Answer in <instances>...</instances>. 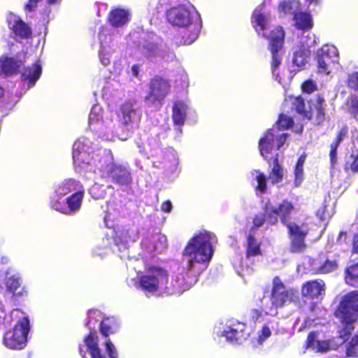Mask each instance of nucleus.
<instances>
[{
	"instance_id": "1",
	"label": "nucleus",
	"mask_w": 358,
	"mask_h": 358,
	"mask_svg": "<svg viewBox=\"0 0 358 358\" xmlns=\"http://www.w3.org/2000/svg\"><path fill=\"white\" fill-rule=\"evenodd\" d=\"M216 241L217 238L212 232L203 230L194 234L182 251V272L176 274L171 282L165 269L152 266L141 275L138 272V280L128 279L127 283L140 288L146 294H181L193 285L196 274L207 267L213 256V244Z\"/></svg>"
},
{
	"instance_id": "2",
	"label": "nucleus",
	"mask_w": 358,
	"mask_h": 358,
	"mask_svg": "<svg viewBox=\"0 0 358 358\" xmlns=\"http://www.w3.org/2000/svg\"><path fill=\"white\" fill-rule=\"evenodd\" d=\"M111 112H104L99 104L93 105L88 117L90 129L103 141H126L138 127L142 110L136 102L129 101L121 106L120 120L115 118V122Z\"/></svg>"
},
{
	"instance_id": "3",
	"label": "nucleus",
	"mask_w": 358,
	"mask_h": 358,
	"mask_svg": "<svg viewBox=\"0 0 358 358\" xmlns=\"http://www.w3.org/2000/svg\"><path fill=\"white\" fill-rule=\"evenodd\" d=\"M264 3L257 6L253 12L252 21L258 35L269 40L268 48L272 59L271 62V73L275 80L282 84L280 66L282 60V46L284 43L285 33L281 27H273L267 35L266 30L268 26V18L262 11Z\"/></svg>"
},
{
	"instance_id": "4",
	"label": "nucleus",
	"mask_w": 358,
	"mask_h": 358,
	"mask_svg": "<svg viewBox=\"0 0 358 358\" xmlns=\"http://www.w3.org/2000/svg\"><path fill=\"white\" fill-rule=\"evenodd\" d=\"M97 166L90 174L94 180L101 178L110 181L120 187H127L132 182L130 168L128 164L115 162L110 150H100L95 158Z\"/></svg>"
},
{
	"instance_id": "5",
	"label": "nucleus",
	"mask_w": 358,
	"mask_h": 358,
	"mask_svg": "<svg viewBox=\"0 0 358 358\" xmlns=\"http://www.w3.org/2000/svg\"><path fill=\"white\" fill-rule=\"evenodd\" d=\"M168 22L173 27L187 28L190 35L182 37L185 45L192 43L198 36L201 28V19L199 12L192 4H180L166 11Z\"/></svg>"
},
{
	"instance_id": "6",
	"label": "nucleus",
	"mask_w": 358,
	"mask_h": 358,
	"mask_svg": "<svg viewBox=\"0 0 358 358\" xmlns=\"http://www.w3.org/2000/svg\"><path fill=\"white\" fill-rule=\"evenodd\" d=\"M100 150H109L108 149L96 148L92 141L86 137L79 138L73 146V160L76 170L80 173H88V178H92L90 174L97 166L95 158L97 157Z\"/></svg>"
},
{
	"instance_id": "7",
	"label": "nucleus",
	"mask_w": 358,
	"mask_h": 358,
	"mask_svg": "<svg viewBox=\"0 0 358 358\" xmlns=\"http://www.w3.org/2000/svg\"><path fill=\"white\" fill-rule=\"evenodd\" d=\"M13 317H19V320L12 330L4 334L3 343L10 350H22L26 346L27 341V336L30 330L29 320L25 313L18 309H14L3 324L10 325V320Z\"/></svg>"
},
{
	"instance_id": "8",
	"label": "nucleus",
	"mask_w": 358,
	"mask_h": 358,
	"mask_svg": "<svg viewBox=\"0 0 358 358\" xmlns=\"http://www.w3.org/2000/svg\"><path fill=\"white\" fill-rule=\"evenodd\" d=\"M137 237L138 231L136 228L117 226L106 233L103 244L113 252H124L131 243L136 241Z\"/></svg>"
},
{
	"instance_id": "9",
	"label": "nucleus",
	"mask_w": 358,
	"mask_h": 358,
	"mask_svg": "<svg viewBox=\"0 0 358 358\" xmlns=\"http://www.w3.org/2000/svg\"><path fill=\"white\" fill-rule=\"evenodd\" d=\"M138 46L141 53L148 59L160 58L171 62L176 57L174 52L152 32L144 34L143 41L140 42Z\"/></svg>"
},
{
	"instance_id": "10",
	"label": "nucleus",
	"mask_w": 358,
	"mask_h": 358,
	"mask_svg": "<svg viewBox=\"0 0 358 358\" xmlns=\"http://www.w3.org/2000/svg\"><path fill=\"white\" fill-rule=\"evenodd\" d=\"M336 316L345 326V332L350 333L352 324L358 318V291L345 294L336 310Z\"/></svg>"
},
{
	"instance_id": "11",
	"label": "nucleus",
	"mask_w": 358,
	"mask_h": 358,
	"mask_svg": "<svg viewBox=\"0 0 358 358\" xmlns=\"http://www.w3.org/2000/svg\"><path fill=\"white\" fill-rule=\"evenodd\" d=\"M215 333L218 337L224 338L227 342L239 345L248 338L250 331L245 323L231 320L216 327Z\"/></svg>"
},
{
	"instance_id": "12",
	"label": "nucleus",
	"mask_w": 358,
	"mask_h": 358,
	"mask_svg": "<svg viewBox=\"0 0 358 358\" xmlns=\"http://www.w3.org/2000/svg\"><path fill=\"white\" fill-rule=\"evenodd\" d=\"M319 73L329 74L333 69H337L339 62V53L336 46L326 44L318 49L315 53Z\"/></svg>"
},
{
	"instance_id": "13",
	"label": "nucleus",
	"mask_w": 358,
	"mask_h": 358,
	"mask_svg": "<svg viewBox=\"0 0 358 358\" xmlns=\"http://www.w3.org/2000/svg\"><path fill=\"white\" fill-rule=\"evenodd\" d=\"M287 136L288 134L285 133L278 134V130L275 127L268 129L259 141L261 155L266 160H271L275 157L272 153L274 148L276 146L277 150H280L285 144Z\"/></svg>"
},
{
	"instance_id": "14",
	"label": "nucleus",
	"mask_w": 358,
	"mask_h": 358,
	"mask_svg": "<svg viewBox=\"0 0 358 358\" xmlns=\"http://www.w3.org/2000/svg\"><path fill=\"white\" fill-rule=\"evenodd\" d=\"M292 289H287L279 277L274 278L271 296V305H264V310L266 314L275 315L276 308L282 306L285 303L292 301L294 297Z\"/></svg>"
},
{
	"instance_id": "15",
	"label": "nucleus",
	"mask_w": 358,
	"mask_h": 358,
	"mask_svg": "<svg viewBox=\"0 0 358 358\" xmlns=\"http://www.w3.org/2000/svg\"><path fill=\"white\" fill-rule=\"evenodd\" d=\"M84 188L60 200L50 201L51 208L66 215H73L80 209L84 198Z\"/></svg>"
},
{
	"instance_id": "16",
	"label": "nucleus",
	"mask_w": 358,
	"mask_h": 358,
	"mask_svg": "<svg viewBox=\"0 0 358 358\" xmlns=\"http://www.w3.org/2000/svg\"><path fill=\"white\" fill-rule=\"evenodd\" d=\"M339 334V336L332 341H320L318 339V333L310 332L307 338V348L312 349L317 352H326L329 350H336L348 339L350 333L345 332V329H342Z\"/></svg>"
},
{
	"instance_id": "17",
	"label": "nucleus",
	"mask_w": 358,
	"mask_h": 358,
	"mask_svg": "<svg viewBox=\"0 0 358 358\" xmlns=\"http://www.w3.org/2000/svg\"><path fill=\"white\" fill-rule=\"evenodd\" d=\"M170 85L169 82L161 78L155 77L150 83V92L145 98V102L148 106H155L162 104L169 92Z\"/></svg>"
},
{
	"instance_id": "18",
	"label": "nucleus",
	"mask_w": 358,
	"mask_h": 358,
	"mask_svg": "<svg viewBox=\"0 0 358 358\" xmlns=\"http://www.w3.org/2000/svg\"><path fill=\"white\" fill-rule=\"evenodd\" d=\"M290 239V252L301 253L306 249L305 238L308 234L309 228L307 224H296L289 222L287 224Z\"/></svg>"
},
{
	"instance_id": "19",
	"label": "nucleus",
	"mask_w": 358,
	"mask_h": 358,
	"mask_svg": "<svg viewBox=\"0 0 358 358\" xmlns=\"http://www.w3.org/2000/svg\"><path fill=\"white\" fill-rule=\"evenodd\" d=\"M294 210V205L287 200H284L281 203L276 205L268 201L264 207L268 221L271 224H275L278 222V217H279L281 222L287 225L289 216Z\"/></svg>"
},
{
	"instance_id": "20",
	"label": "nucleus",
	"mask_w": 358,
	"mask_h": 358,
	"mask_svg": "<svg viewBox=\"0 0 358 358\" xmlns=\"http://www.w3.org/2000/svg\"><path fill=\"white\" fill-rule=\"evenodd\" d=\"M99 39L100 42L99 61L103 66H107L110 64L113 55L115 54L117 43L109 31L103 28L99 32Z\"/></svg>"
},
{
	"instance_id": "21",
	"label": "nucleus",
	"mask_w": 358,
	"mask_h": 358,
	"mask_svg": "<svg viewBox=\"0 0 358 358\" xmlns=\"http://www.w3.org/2000/svg\"><path fill=\"white\" fill-rule=\"evenodd\" d=\"M166 238L158 232L148 231L141 241V247L149 253H161L166 248Z\"/></svg>"
},
{
	"instance_id": "22",
	"label": "nucleus",
	"mask_w": 358,
	"mask_h": 358,
	"mask_svg": "<svg viewBox=\"0 0 358 358\" xmlns=\"http://www.w3.org/2000/svg\"><path fill=\"white\" fill-rule=\"evenodd\" d=\"M84 188L79 180L74 178H66L55 184L50 201L60 200L69 194L74 193Z\"/></svg>"
},
{
	"instance_id": "23",
	"label": "nucleus",
	"mask_w": 358,
	"mask_h": 358,
	"mask_svg": "<svg viewBox=\"0 0 358 358\" xmlns=\"http://www.w3.org/2000/svg\"><path fill=\"white\" fill-rule=\"evenodd\" d=\"M6 22L8 28L16 36L22 39H27L31 36V28L17 14L13 12L7 13Z\"/></svg>"
},
{
	"instance_id": "24",
	"label": "nucleus",
	"mask_w": 358,
	"mask_h": 358,
	"mask_svg": "<svg viewBox=\"0 0 358 358\" xmlns=\"http://www.w3.org/2000/svg\"><path fill=\"white\" fill-rule=\"evenodd\" d=\"M191 108L187 101L177 100L174 102L172 108V119L174 125L177 127L176 131L180 135L182 127L184 125L187 115Z\"/></svg>"
},
{
	"instance_id": "25",
	"label": "nucleus",
	"mask_w": 358,
	"mask_h": 358,
	"mask_svg": "<svg viewBox=\"0 0 358 358\" xmlns=\"http://www.w3.org/2000/svg\"><path fill=\"white\" fill-rule=\"evenodd\" d=\"M303 297L306 299H320L325 294V283L322 280H309L301 287Z\"/></svg>"
},
{
	"instance_id": "26",
	"label": "nucleus",
	"mask_w": 358,
	"mask_h": 358,
	"mask_svg": "<svg viewBox=\"0 0 358 358\" xmlns=\"http://www.w3.org/2000/svg\"><path fill=\"white\" fill-rule=\"evenodd\" d=\"M164 169L166 175L171 179H175L180 171L178 155L172 148H168L165 152Z\"/></svg>"
},
{
	"instance_id": "27",
	"label": "nucleus",
	"mask_w": 358,
	"mask_h": 358,
	"mask_svg": "<svg viewBox=\"0 0 358 358\" xmlns=\"http://www.w3.org/2000/svg\"><path fill=\"white\" fill-rule=\"evenodd\" d=\"M310 37L311 38V41L310 42H306L305 48H300L294 53L292 62L295 66L299 68H302L306 65L308 62V58L310 54L309 49L316 44L315 36L310 35Z\"/></svg>"
},
{
	"instance_id": "28",
	"label": "nucleus",
	"mask_w": 358,
	"mask_h": 358,
	"mask_svg": "<svg viewBox=\"0 0 358 358\" xmlns=\"http://www.w3.org/2000/svg\"><path fill=\"white\" fill-rule=\"evenodd\" d=\"M42 72L41 64L39 61L33 64L31 66H27L24 69L22 73V79L27 83L28 88L33 87L36 82L40 78Z\"/></svg>"
},
{
	"instance_id": "29",
	"label": "nucleus",
	"mask_w": 358,
	"mask_h": 358,
	"mask_svg": "<svg viewBox=\"0 0 358 358\" xmlns=\"http://www.w3.org/2000/svg\"><path fill=\"white\" fill-rule=\"evenodd\" d=\"M22 279L18 273L8 276L6 280L7 289L16 296H24L27 295V290L24 287H21Z\"/></svg>"
},
{
	"instance_id": "30",
	"label": "nucleus",
	"mask_w": 358,
	"mask_h": 358,
	"mask_svg": "<svg viewBox=\"0 0 358 358\" xmlns=\"http://www.w3.org/2000/svg\"><path fill=\"white\" fill-rule=\"evenodd\" d=\"M275 328L273 322L264 324L257 331V336L252 341L254 348L262 347L264 343L271 336L272 331Z\"/></svg>"
},
{
	"instance_id": "31",
	"label": "nucleus",
	"mask_w": 358,
	"mask_h": 358,
	"mask_svg": "<svg viewBox=\"0 0 358 358\" xmlns=\"http://www.w3.org/2000/svg\"><path fill=\"white\" fill-rule=\"evenodd\" d=\"M261 242L250 232L245 244L246 260L253 262L252 258L261 255Z\"/></svg>"
},
{
	"instance_id": "32",
	"label": "nucleus",
	"mask_w": 358,
	"mask_h": 358,
	"mask_svg": "<svg viewBox=\"0 0 358 358\" xmlns=\"http://www.w3.org/2000/svg\"><path fill=\"white\" fill-rule=\"evenodd\" d=\"M293 20L296 28L303 31L309 30L313 26L312 16L307 12L299 10L298 13H295Z\"/></svg>"
},
{
	"instance_id": "33",
	"label": "nucleus",
	"mask_w": 358,
	"mask_h": 358,
	"mask_svg": "<svg viewBox=\"0 0 358 358\" xmlns=\"http://www.w3.org/2000/svg\"><path fill=\"white\" fill-rule=\"evenodd\" d=\"M85 346L89 351L92 358H106L105 355L101 354L97 343V336L96 332L90 330V334L84 340Z\"/></svg>"
},
{
	"instance_id": "34",
	"label": "nucleus",
	"mask_w": 358,
	"mask_h": 358,
	"mask_svg": "<svg viewBox=\"0 0 358 358\" xmlns=\"http://www.w3.org/2000/svg\"><path fill=\"white\" fill-rule=\"evenodd\" d=\"M129 13L122 8H115L110 11L108 20L113 27H121L129 21Z\"/></svg>"
},
{
	"instance_id": "35",
	"label": "nucleus",
	"mask_w": 358,
	"mask_h": 358,
	"mask_svg": "<svg viewBox=\"0 0 358 358\" xmlns=\"http://www.w3.org/2000/svg\"><path fill=\"white\" fill-rule=\"evenodd\" d=\"M301 3L298 0H287L281 1L278 5L279 13L283 15H293L300 10Z\"/></svg>"
},
{
	"instance_id": "36",
	"label": "nucleus",
	"mask_w": 358,
	"mask_h": 358,
	"mask_svg": "<svg viewBox=\"0 0 358 358\" xmlns=\"http://www.w3.org/2000/svg\"><path fill=\"white\" fill-rule=\"evenodd\" d=\"M43 0H27L24 5V12L27 18H33L38 6ZM62 0H46L47 4L49 6L55 5L59 3Z\"/></svg>"
},
{
	"instance_id": "37",
	"label": "nucleus",
	"mask_w": 358,
	"mask_h": 358,
	"mask_svg": "<svg viewBox=\"0 0 358 358\" xmlns=\"http://www.w3.org/2000/svg\"><path fill=\"white\" fill-rule=\"evenodd\" d=\"M251 176L257 194H262L264 193L267 187L266 176L258 170H253L251 172Z\"/></svg>"
},
{
	"instance_id": "38",
	"label": "nucleus",
	"mask_w": 358,
	"mask_h": 358,
	"mask_svg": "<svg viewBox=\"0 0 358 358\" xmlns=\"http://www.w3.org/2000/svg\"><path fill=\"white\" fill-rule=\"evenodd\" d=\"M271 161L273 168L269 174V179L273 185L278 184L282 181L283 177L282 169L278 164V154H276L275 157H273L271 160L268 161L270 165H271Z\"/></svg>"
},
{
	"instance_id": "39",
	"label": "nucleus",
	"mask_w": 358,
	"mask_h": 358,
	"mask_svg": "<svg viewBox=\"0 0 358 358\" xmlns=\"http://www.w3.org/2000/svg\"><path fill=\"white\" fill-rule=\"evenodd\" d=\"M345 109L354 119L357 120L358 117V95L350 94L345 101Z\"/></svg>"
},
{
	"instance_id": "40",
	"label": "nucleus",
	"mask_w": 358,
	"mask_h": 358,
	"mask_svg": "<svg viewBox=\"0 0 358 358\" xmlns=\"http://www.w3.org/2000/svg\"><path fill=\"white\" fill-rule=\"evenodd\" d=\"M345 282L349 285L358 287V263L345 269Z\"/></svg>"
},
{
	"instance_id": "41",
	"label": "nucleus",
	"mask_w": 358,
	"mask_h": 358,
	"mask_svg": "<svg viewBox=\"0 0 358 358\" xmlns=\"http://www.w3.org/2000/svg\"><path fill=\"white\" fill-rule=\"evenodd\" d=\"M306 157L301 156L296 162L294 169V184L296 187H299L303 181V164L305 162Z\"/></svg>"
},
{
	"instance_id": "42",
	"label": "nucleus",
	"mask_w": 358,
	"mask_h": 358,
	"mask_svg": "<svg viewBox=\"0 0 358 358\" xmlns=\"http://www.w3.org/2000/svg\"><path fill=\"white\" fill-rule=\"evenodd\" d=\"M117 327L113 318H106L101 321L100 324V331L102 335L107 337L109 334H114L116 331Z\"/></svg>"
},
{
	"instance_id": "43",
	"label": "nucleus",
	"mask_w": 358,
	"mask_h": 358,
	"mask_svg": "<svg viewBox=\"0 0 358 358\" xmlns=\"http://www.w3.org/2000/svg\"><path fill=\"white\" fill-rule=\"evenodd\" d=\"M1 69L6 74L13 73L17 69V64L14 59L3 57L0 60Z\"/></svg>"
},
{
	"instance_id": "44",
	"label": "nucleus",
	"mask_w": 358,
	"mask_h": 358,
	"mask_svg": "<svg viewBox=\"0 0 358 358\" xmlns=\"http://www.w3.org/2000/svg\"><path fill=\"white\" fill-rule=\"evenodd\" d=\"M101 319V313L97 310H90L87 314L85 325L90 330L95 328L96 324Z\"/></svg>"
},
{
	"instance_id": "45",
	"label": "nucleus",
	"mask_w": 358,
	"mask_h": 358,
	"mask_svg": "<svg viewBox=\"0 0 358 358\" xmlns=\"http://www.w3.org/2000/svg\"><path fill=\"white\" fill-rule=\"evenodd\" d=\"M347 85L349 89L358 92V68L348 73Z\"/></svg>"
},
{
	"instance_id": "46",
	"label": "nucleus",
	"mask_w": 358,
	"mask_h": 358,
	"mask_svg": "<svg viewBox=\"0 0 358 358\" xmlns=\"http://www.w3.org/2000/svg\"><path fill=\"white\" fill-rule=\"evenodd\" d=\"M234 267L236 268L237 273L240 276H245L246 275H250L253 271V266L248 265L247 263H243L242 262H240V264L238 266L236 262H233Z\"/></svg>"
},
{
	"instance_id": "47",
	"label": "nucleus",
	"mask_w": 358,
	"mask_h": 358,
	"mask_svg": "<svg viewBox=\"0 0 358 358\" xmlns=\"http://www.w3.org/2000/svg\"><path fill=\"white\" fill-rule=\"evenodd\" d=\"M294 121L291 117L284 114H280L277 122V127L275 128H277L278 130L286 129L291 127Z\"/></svg>"
},
{
	"instance_id": "48",
	"label": "nucleus",
	"mask_w": 358,
	"mask_h": 358,
	"mask_svg": "<svg viewBox=\"0 0 358 358\" xmlns=\"http://www.w3.org/2000/svg\"><path fill=\"white\" fill-rule=\"evenodd\" d=\"M337 264L334 260L327 259L318 268L317 273L321 274L329 273L335 271Z\"/></svg>"
},
{
	"instance_id": "49",
	"label": "nucleus",
	"mask_w": 358,
	"mask_h": 358,
	"mask_svg": "<svg viewBox=\"0 0 358 358\" xmlns=\"http://www.w3.org/2000/svg\"><path fill=\"white\" fill-rule=\"evenodd\" d=\"M293 108L296 110V111L307 117L308 111L306 108V104L304 103L303 99L301 97H296L294 98L292 102Z\"/></svg>"
},
{
	"instance_id": "50",
	"label": "nucleus",
	"mask_w": 358,
	"mask_h": 358,
	"mask_svg": "<svg viewBox=\"0 0 358 358\" xmlns=\"http://www.w3.org/2000/svg\"><path fill=\"white\" fill-rule=\"evenodd\" d=\"M346 166L352 172H358V152L350 155L346 162Z\"/></svg>"
},
{
	"instance_id": "51",
	"label": "nucleus",
	"mask_w": 358,
	"mask_h": 358,
	"mask_svg": "<svg viewBox=\"0 0 358 358\" xmlns=\"http://www.w3.org/2000/svg\"><path fill=\"white\" fill-rule=\"evenodd\" d=\"M162 3L158 0H151L148 4V12L152 15H155V14L160 12L162 9Z\"/></svg>"
},
{
	"instance_id": "52",
	"label": "nucleus",
	"mask_w": 358,
	"mask_h": 358,
	"mask_svg": "<svg viewBox=\"0 0 358 358\" xmlns=\"http://www.w3.org/2000/svg\"><path fill=\"white\" fill-rule=\"evenodd\" d=\"M106 350L110 358H117V352L115 345L108 339L105 342Z\"/></svg>"
},
{
	"instance_id": "53",
	"label": "nucleus",
	"mask_w": 358,
	"mask_h": 358,
	"mask_svg": "<svg viewBox=\"0 0 358 358\" xmlns=\"http://www.w3.org/2000/svg\"><path fill=\"white\" fill-rule=\"evenodd\" d=\"M265 222V215L263 214L257 215L253 220V226L251 228L250 232L255 229L262 227Z\"/></svg>"
},
{
	"instance_id": "54",
	"label": "nucleus",
	"mask_w": 358,
	"mask_h": 358,
	"mask_svg": "<svg viewBox=\"0 0 358 358\" xmlns=\"http://www.w3.org/2000/svg\"><path fill=\"white\" fill-rule=\"evenodd\" d=\"M348 132V129L346 126L341 128L336 136V140L333 143L340 145V143L343 141V138L347 136Z\"/></svg>"
},
{
	"instance_id": "55",
	"label": "nucleus",
	"mask_w": 358,
	"mask_h": 358,
	"mask_svg": "<svg viewBox=\"0 0 358 358\" xmlns=\"http://www.w3.org/2000/svg\"><path fill=\"white\" fill-rule=\"evenodd\" d=\"M338 146H339V145L336 144L335 143H332L331 144V150H330L329 156H330V160H331L332 165L336 162L337 148Z\"/></svg>"
},
{
	"instance_id": "56",
	"label": "nucleus",
	"mask_w": 358,
	"mask_h": 358,
	"mask_svg": "<svg viewBox=\"0 0 358 358\" xmlns=\"http://www.w3.org/2000/svg\"><path fill=\"white\" fill-rule=\"evenodd\" d=\"M303 91L307 93L313 92L315 89V85L312 81L308 80L302 85Z\"/></svg>"
},
{
	"instance_id": "57",
	"label": "nucleus",
	"mask_w": 358,
	"mask_h": 358,
	"mask_svg": "<svg viewBox=\"0 0 358 358\" xmlns=\"http://www.w3.org/2000/svg\"><path fill=\"white\" fill-rule=\"evenodd\" d=\"M100 187V186L95 183L90 189V194L92 195V196L95 199H98L99 198L101 197L103 195V192L98 193L96 190Z\"/></svg>"
},
{
	"instance_id": "58",
	"label": "nucleus",
	"mask_w": 358,
	"mask_h": 358,
	"mask_svg": "<svg viewBox=\"0 0 358 358\" xmlns=\"http://www.w3.org/2000/svg\"><path fill=\"white\" fill-rule=\"evenodd\" d=\"M113 72L119 74L123 69V65L120 60L113 61Z\"/></svg>"
},
{
	"instance_id": "59",
	"label": "nucleus",
	"mask_w": 358,
	"mask_h": 358,
	"mask_svg": "<svg viewBox=\"0 0 358 358\" xmlns=\"http://www.w3.org/2000/svg\"><path fill=\"white\" fill-rule=\"evenodd\" d=\"M140 66L134 64L131 68V76L132 78H139Z\"/></svg>"
},
{
	"instance_id": "60",
	"label": "nucleus",
	"mask_w": 358,
	"mask_h": 358,
	"mask_svg": "<svg viewBox=\"0 0 358 358\" xmlns=\"http://www.w3.org/2000/svg\"><path fill=\"white\" fill-rule=\"evenodd\" d=\"M172 203L169 200L164 201L161 206L162 211L166 213H170L172 210Z\"/></svg>"
},
{
	"instance_id": "61",
	"label": "nucleus",
	"mask_w": 358,
	"mask_h": 358,
	"mask_svg": "<svg viewBox=\"0 0 358 358\" xmlns=\"http://www.w3.org/2000/svg\"><path fill=\"white\" fill-rule=\"evenodd\" d=\"M8 315H6L1 301H0V326L8 320Z\"/></svg>"
},
{
	"instance_id": "62",
	"label": "nucleus",
	"mask_w": 358,
	"mask_h": 358,
	"mask_svg": "<svg viewBox=\"0 0 358 358\" xmlns=\"http://www.w3.org/2000/svg\"><path fill=\"white\" fill-rule=\"evenodd\" d=\"M310 35H313L311 33H307V34L305 36L304 34H303L301 38V48H305V44L306 42H310L311 41V38L310 37Z\"/></svg>"
},
{
	"instance_id": "63",
	"label": "nucleus",
	"mask_w": 358,
	"mask_h": 358,
	"mask_svg": "<svg viewBox=\"0 0 358 358\" xmlns=\"http://www.w3.org/2000/svg\"><path fill=\"white\" fill-rule=\"evenodd\" d=\"M312 322L313 321H311L310 319H308V318L305 319L303 320V324L299 327V331H301L306 327H310L311 325Z\"/></svg>"
},
{
	"instance_id": "64",
	"label": "nucleus",
	"mask_w": 358,
	"mask_h": 358,
	"mask_svg": "<svg viewBox=\"0 0 358 358\" xmlns=\"http://www.w3.org/2000/svg\"><path fill=\"white\" fill-rule=\"evenodd\" d=\"M353 250L355 252L358 253V234H355L354 236Z\"/></svg>"
}]
</instances>
